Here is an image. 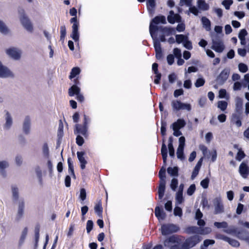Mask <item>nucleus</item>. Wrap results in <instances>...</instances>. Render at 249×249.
<instances>
[{"instance_id": "nucleus-44", "label": "nucleus", "mask_w": 249, "mask_h": 249, "mask_svg": "<svg viewBox=\"0 0 249 249\" xmlns=\"http://www.w3.org/2000/svg\"><path fill=\"white\" fill-rule=\"evenodd\" d=\"M187 36L183 35H177L176 36V42L179 44L180 43H183Z\"/></svg>"}, {"instance_id": "nucleus-25", "label": "nucleus", "mask_w": 249, "mask_h": 249, "mask_svg": "<svg viewBox=\"0 0 249 249\" xmlns=\"http://www.w3.org/2000/svg\"><path fill=\"white\" fill-rule=\"evenodd\" d=\"M199 228L196 226H190L185 229V232L188 234H199Z\"/></svg>"}, {"instance_id": "nucleus-59", "label": "nucleus", "mask_w": 249, "mask_h": 249, "mask_svg": "<svg viewBox=\"0 0 249 249\" xmlns=\"http://www.w3.org/2000/svg\"><path fill=\"white\" fill-rule=\"evenodd\" d=\"M178 184V180L177 178H173L171 180L170 186L173 191H175Z\"/></svg>"}, {"instance_id": "nucleus-21", "label": "nucleus", "mask_w": 249, "mask_h": 249, "mask_svg": "<svg viewBox=\"0 0 249 249\" xmlns=\"http://www.w3.org/2000/svg\"><path fill=\"white\" fill-rule=\"evenodd\" d=\"M235 110L236 111L240 114L242 107H243V100L239 97H237L235 98Z\"/></svg>"}, {"instance_id": "nucleus-64", "label": "nucleus", "mask_w": 249, "mask_h": 249, "mask_svg": "<svg viewBox=\"0 0 249 249\" xmlns=\"http://www.w3.org/2000/svg\"><path fill=\"white\" fill-rule=\"evenodd\" d=\"M209 183V178H206L203 179L200 182V185L204 189H207L208 187Z\"/></svg>"}, {"instance_id": "nucleus-27", "label": "nucleus", "mask_w": 249, "mask_h": 249, "mask_svg": "<svg viewBox=\"0 0 249 249\" xmlns=\"http://www.w3.org/2000/svg\"><path fill=\"white\" fill-rule=\"evenodd\" d=\"M75 129L76 133H79L83 135H85L87 131V126L84 125L82 126L80 124H76L75 125Z\"/></svg>"}, {"instance_id": "nucleus-4", "label": "nucleus", "mask_w": 249, "mask_h": 249, "mask_svg": "<svg viewBox=\"0 0 249 249\" xmlns=\"http://www.w3.org/2000/svg\"><path fill=\"white\" fill-rule=\"evenodd\" d=\"M19 12L20 14L19 18L22 25L27 31L32 32L33 27L31 21L25 15L23 10L19 11Z\"/></svg>"}, {"instance_id": "nucleus-46", "label": "nucleus", "mask_w": 249, "mask_h": 249, "mask_svg": "<svg viewBox=\"0 0 249 249\" xmlns=\"http://www.w3.org/2000/svg\"><path fill=\"white\" fill-rule=\"evenodd\" d=\"M214 225L218 229L226 228L228 227V223L225 221L222 222H215L214 223Z\"/></svg>"}, {"instance_id": "nucleus-53", "label": "nucleus", "mask_w": 249, "mask_h": 249, "mask_svg": "<svg viewBox=\"0 0 249 249\" xmlns=\"http://www.w3.org/2000/svg\"><path fill=\"white\" fill-rule=\"evenodd\" d=\"M95 213L101 216L103 212V208L100 204H97L94 207Z\"/></svg>"}, {"instance_id": "nucleus-24", "label": "nucleus", "mask_w": 249, "mask_h": 249, "mask_svg": "<svg viewBox=\"0 0 249 249\" xmlns=\"http://www.w3.org/2000/svg\"><path fill=\"white\" fill-rule=\"evenodd\" d=\"M198 8L202 11H207L209 10V5L204 0H198L197 1Z\"/></svg>"}, {"instance_id": "nucleus-63", "label": "nucleus", "mask_w": 249, "mask_h": 249, "mask_svg": "<svg viewBox=\"0 0 249 249\" xmlns=\"http://www.w3.org/2000/svg\"><path fill=\"white\" fill-rule=\"evenodd\" d=\"M196 190V186L195 184H192L187 190V193L189 196H192Z\"/></svg>"}, {"instance_id": "nucleus-13", "label": "nucleus", "mask_w": 249, "mask_h": 249, "mask_svg": "<svg viewBox=\"0 0 249 249\" xmlns=\"http://www.w3.org/2000/svg\"><path fill=\"white\" fill-rule=\"evenodd\" d=\"M181 18L180 15L178 14H175L173 11H170L169 15L167 17L168 21L171 24H174L176 22H180Z\"/></svg>"}, {"instance_id": "nucleus-36", "label": "nucleus", "mask_w": 249, "mask_h": 249, "mask_svg": "<svg viewBox=\"0 0 249 249\" xmlns=\"http://www.w3.org/2000/svg\"><path fill=\"white\" fill-rule=\"evenodd\" d=\"M178 168L177 167H171L167 168V173L171 176H178Z\"/></svg>"}, {"instance_id": "nucleus-32", "label": "nucleus", "mask_w": 249, "mask_h": 249, "mask_svg": "<svg viewBox=\"0 0 249 249\" xmlns=\"http://www.w3.org/2000/svg\"><path fill=\"white\" fill-rule=\"evenodd\" d=\"M68 171L69 173L73 177V178H75V175L74 172V167L73 165V162L71 158L68 159Z\"/></svg>"}, {"instance_id": "nucleus-14", "label": "nucleus", "mask_w": 249, "mask_h": 249, "mask_svg": "<svg viewBox=\"0 0 249 249\" xmlns=\"http://www.w3.org/2000/svg\"><path fill=\"white\" fill-rule=\"evenodd\" d=\"M31 119L29 116H26L23 122L22 129L23 132L28 135L30 133L31 130Z\"/></svg>"}, {"instance_id": "nucleus-57", "label": "nucleus", "mask_w": 249, "mask_h": 249, "mask_svg": "<svg viewBox=\"0 0 249 249\" xmlns=\"http://www.w3.org/2000/svg\"><path fill=\"white\" fill-rule=\"evenodd\" d=\"M183 46L185 48L188 50H191L193 48L192 43L188 40V37L183 43Z\"/></svg>"}, {"instance_id": "nucleus-52", "label": "nucleus", "mask_w": 249, "mask_h": 249, "mask_svg": "<svg viewBox=\"0 0 249 249\" xmlns=\"http://www.w3.org/2000/svg\"><path fill=\"white\" fill-rule=\"evenodd\" d=\"M205 81L203 78H198L196 83H195V85L196 88H199L203 86L205 84Z\"/></svg>"}, {"instance_id": "nucleus-2", "label": "nucleus", "mask_w": 249, "mask_h": 249, "mask_svg": "<svg viewBox=\"0 0 249 249\" xmlns=\"http://www.w3.org/2000/svg\"><path fill=\"white\" fill-rule=\"evenodd\" d=\"M202 240L198 235H195L187 238L182 244V249H190L196 246Z\"/></svg>"}, {"instance_id": "nucleus-20", "label": "nucleus", "mask_w": 249, "mask_h": 249, "mask_svg": "<svg viewBox=\"0 0 249 249\" xmlns=\"http://www.w3.org/2000/svg\"><path fill=\"white\" fill-rule=\"evenodd\" d=\"M186 124L185 121L182 119H179L177 122H174L172 125V128L180 129L183 128Z\"/></svg>"}, {"instance_id": "nucleus-39", "label": "nucleus", "mask_w": 249, "mask_h": 249, "mask_svg": "<svg viewBox=\"0 0 249 249\" xmlns=\"http://www.w3.org/2000/svg\"><path fill=\"white\" fill-rule=\"evenodd\" d=\"M184 147H182L181 146H178L177 151V155L178 159L180 160H183L184 159V156L183 153Z\"/></svg>"}, {"instance_id": "nucleus-61", "label": "nucleus", "mask_w": 249, "mask_h": 249, "mask_svg": "<svg viewBox=\"0 0 249 249\" xmlns=\"http://www.w3.org/2000/svg\"><path fill=\"white\" fill-rule=\"evenodd\" d=\"M189 11L187 12L188 15H189V12L192 13L195 16H197L198 14V10L195 6L189 7Z\"/></svg>"}, {"instance_id": "nucleus-9", "label": "nucleus", "mask_w": 249, "mask_h": 249, "mask_svg": "<svg viewBox=\"0 0 249 249\" xmlns=\"http://www.w3.org/2000/svg\"><path fill=\"white\" fill-rule=\"evenodd\" d=\"M5 123L3 124V128L4 130H9L12 126L13 121L11 114L7 110L4 111Z\"/></svg>"}, {"instance_id": "nucleus-19", "label": "nucleus", "mask_w": 249, "mask_h": 249, "mask_svg": "<svg viewBox=\"0 0 249 249\" xmlns=\"http://www.w3.org/2000/svg\"><path fill=\"white\" fill-rule=\"evenodd\" d=\"M160 23H161L162 24H165L166 23V18L164 16H160L156 17L152 19L150 25L151 24L154 25V24H158Z\"/></svg>"}, {"instance_id": "nucleus-15", "label": "nucleus", "mask_w": 249, "mask_h": 249, "mask_svg": "<svg viewBox=\"0 0 249 249\" xmlns=\"http://www.w3.org/2000/svg\"><path fill=\"white\" fill-rule=\"evenodd\" d=\"M85 155V152H77V158L79 162H80V167L82 169H84L86 167V164L87 162L85 160L84 156Z\"/></svg>"}, {"instance_id": "nucleus-47", "label": "nucleus", "mask_w": 249, "mask_h": 249, "mask_svg": "<svg viewBox=\"0 0 249 249\" xmlns=\"http://www.w3.org/2000/svg\"><path fill=\"white\" fill-rule=\"evenodd\" d=\"M155 6V0H148L147 1V7L149 11H152Z\"/></svg>"}, {"instance_id": "nucleus-62", "label": "nucleus", "mask_w": 249, "mask_h": 249, "mask_svg": "<svg viewBox=\"0 0 249 249\" xmlns=\"http://www.w3.org/2000/svg\"><path fill=\"white\" fill-rule=\"evenodd\" d=\"M232 0H224L222 4L225 6L226 9H229L230 6L232 4Z\"/></svg>"}, {"instance_id": "nucleus-3", "label": "nucleus", "mask_w": 249, "mask_h": 249, "mask_svg": "<svg viewBox=\"0 0 249 249\" xmlns=\"http://www.w3.org/2000/svg\"><path fill=\"white\" fill-rule=\"evenodd\" d=\"M160 230L162 234L166 235L178 232L179 230V227L174 224H167L162 225Z\"/></svg>"}, {"instance_id": "nucleus-16", "label": "nucleus", "mask_w": 249, "mask_h": 249, "mask_svg": "<svg viewBox=\"0 0 249 249\" xmlns=\"http://www.w3.org/2000/svg\"><path fill=\"white\" fill-rule=\"evenodd\" d=\"M71 36L75 41H77L79 40V34L78 32V25H76V24L72 25V33Z\"/></svg>"}, {"instance_id": "nucleus-12", "label": "nucleus", "mask_w": 249, "mask_h": 249, "mask_svg": "<svg viewBox=\"0 0 249 249\" xmlns=\"http://www.w3.org/2000/svg\"><path fill=\"white\" fill-rule=\"evenodd\" d=\"M18 210L16 218L18 220L20 219L23 216L24 213V209L25 206V203L24 199L22 198L19 199L18 201Z\"/></svg>"}, {"instance_id": "nucleus-50", "label": "nucleus", "mask_w": 249, "mask_h": 249, "mask_svg": "<svg viewBox=\"0 0 249 249\" xmlns=\"http://www.w3.org/2000/svg\"><path fill=\"white\" fill-rule=\"evenodd\" d=\"M227 242L229 243L231 246L234 247H238L240 245V244L238 241L230 238L229 237Z\"/></svg>"}, {"instance_id": "nucleus-45", "label": "nucleus", "mask_w": 249, "mask_h": 249, "mask_svg": "<svg viewBox=\"0 0 249 249\" xmlns=\"http://www.w3.org/2000/svg\"><path fill=\"white\" fill-rule=\"evenodd\" d=\"M35 172L36 174V176L39 179V181L40 183L42 182V171L39 166H36L35 167Z\"/></svg>"}, {"instance_id": "nucleus-37", "label": "nucleus", "mask_w": 249, "mask_h": 249, "mask_svg": "<svg viewBox=\"0 0 249 249\" xmlns=\"http://www.w3.org/2000/svg\"><path fill=\"white\" fill-rule=\"evenodd\" d=\"M12 197L14 201H18V189L16 186H12Z\"/></svg>"}, {"instance_id": "nucleus-58", "label": "nucleus", "mask_w": 249, "mask_h": 249, "mask_svg": "<svg viewBox=\"0 0 249 249\" xmlns=\"http://www.w3.org/2000/svg\"><path fill=\"white\" fill-rule=\"evenodd\" d=\"M192 1L193 0H180V5H186L188 7H191L192 6Z\"/></svg>"}, {"instance_id": "nucleus-38", "label": "nucleus", "mask_w": 249, "mask_h": 249, "mask_svg": "<svg viewBox=\"0 0 249 249\" xmlns=\"http://www.w3.org/2000/svg\"><path fill=\"white\" fill-rule=\"evenodd\" d=\"M80 72V69L78 67H74L72 69L70 75L69 76V78L71 79L75 77L76 75H78Z\"/></svg>"}, {"instance_id": "nucleus-1", "label": "nucleus", "mask_w": 249, "mask_h": 249, "mask_svg": "<svg viewBox=\"0 0 249 249\" xmlns=\"http://www.w3.org/2000/svg\"><path fill=\"white\" fill-rule=\"evenodd\" d=\"M211 37L213 44L211 48L216 52L222 53L225 49V46L221 37L217 34L212 33Z\"/></svg>"}, {"instance_id": "nucleus-49", "label": "nucleus", "mask_w": 249, "mask_h": 249, "mask_svg": "<svg viewBox=\"0 0 249 249\" xmlns=\"http://www.w3.org/2000/svg\"><path fill=\"white\" fill-rule=\"evenodd\" d=\"M43 154L44 156L48 158L49 157V147L47 143H44L43 145L42 148Z\"/></svg>"}, {"instance_id": "nucleus-5", "label": "nucleus", "mask_w": 249, "mask_h": 249, "mask_svg": "<svg viewBox=\"0 0 249 249\" xmlns=\"http://www.w3.org/2000/svg\"><path fill=\"white\" fill-rule=\"evenodd\" d=\"M159 29V27L156 25H153L152 24H151L149 26V32L153 40L154 47L155 48V50L161 49L160 41L158 39H157V37L154 36V34Z\"/></svg>"}, {"instance_id": "nucleus-6", "label": "nucleus", "mask_w": 249, "mask_h": 249, "mask_svg": "<svg viewBox=\"0 0 249 249\" xmlns=\"http://www.w3.org/2000/svg\"><path fill=\"white\" fill-rule=\"evenodd\" d=\"M14 77L13 72L6 66L2 64L0 61V78H7Z\"/></svg>"}, {"instance_id": "nucleus-56", "label": "nucleus", "mask_w": 249, "mask_h": 249, "mask_svg": "<svg viewBox=\"0 0 249 249\" xmlns=\"http://www.w3.org/2000/svg\"><path fill=\"white\" fill-rule=\"evenodd\" d=\"M93 223L92 220H89L87 222L86 230L87 232L89 233L90 232L93 228Z\"/></svg>"}, {"instance_id": "nucleus-54", "label": "nucleus", "mask_w": 249, "mask_h": 249, "mask_svg": "<svg viewBox=\"0 0 249 249\" xmlns=\"http://www.w3.org/2000/svg\"><path fill=\"white\" fill-rule=\"evenodd\" d=\"M66 35V29L65 25H62L60 27V40L64 39Z\"/></svg>"}, {"instance_id": "nucleus-17", "label": "nucleus", "mask_w": 249, "mask_h": 249, "mask_svg": "<svg viewBox=\"0 0 249 249\" xmlns=\"http://www.w3.org/2000/svg\"><path fill=\"white\" fill-rule=\"evenodd\" d=\"M155 213L156 216L158 218L159 220H163L165 218L166 216V213L160 210L159 207L157 206L155 209Z\"/></svg>"}, {"instance_id": "nucleus-28", "label": "nucleus", "mask_w": 249, "mask_h": 249, "mask_svg": "<svg viewBox=\"0 0 249 249\" xmlns=\"http://www.w3.org/2000/svg\"><path fill=\"white\" fill-rule=\"evenodd\" d=\"M27 233L28 228L27 227H25L21 233V235L18 242L19 246H21L23 244L26 237L27 235Z\"/></svg>"}, {"instance_id": "nucleus-31", "label": "nucleus", "mask_w": 249, "mask_h": 249, "mask_svg": "<svg viewBox=\"0 0 249 249\" xmlns=\"http://www.w3.org/2000/svg\"><path fill=\"white\" fill-rule=\"evenodd\" d=\"M182 102L178 100H173L171 102V106L174 111L181 110Z\"/></svg>"}, {"instance_id": "nucleus-48", "label": "nucleus", "mask_w": 249, "mask_h": 249, "mask_svg": "<svg viewBox=\"0 0 249 249\" xmlns=\"http://www.w3.org/2000/svg\"><path fill=\"white\" fill-rule=\"evenodd\" d=\"M165 168L162 167L159 171V176L160 181L165 180Z\"/></svg>"}, {"instance_id": "nucleus-34", "label": "nucleus", "mask_w": 249, "mask_h": 249, "mask_svg": "<svg viewBox=\"0 0 249 249\" xmlns=\"http://www.w3.org/2000/svg\"><path fill=\"white\" fill-rule=\"evenodd\" d=\"M0 32L4 35H7L10 32L5 24L1 20H0Z\"/></svg>"}, {"instance_id": "nucleus-51", "label": "nucleus", "mask_w": 249, "mask_h": 249, "mask_svg": "<svg viewBox=\"0 0 249 249\" xmlns=\"http://www.w3.org/2000/svg\"><path fill=\"white\" fill-rule=\"evenodd\" d=\"M176 203L181 204L183 202L184 199L183 197L182 193H177L176 196Z\"/></svg>"}, {"instance_id": "nucleus-22", "label": "nucleus", "mask_w": 249, "mask_h": 249, "mask_svg": "<svg viewBox=\"0 0 249 249\" xmlns=\"http://www.w3.org/2000/svg\"><path fill=\"white\" fill-rule=\"evenodd\" d=\"M80 88L76 85L72 86L68 90V94L70 96H73L77 95L80 92Z\"/></svg>"}, {"instance_id": "nucleus-10", "label": "nucleus", "mask_w": 249, "mask_h": 249, "mask_svg": "<svg viewBox=\"0 0 249 249\" xmlns=\"http://www.w3.org/2000/svg\"><path fill=\"white\" fill-rule=\"evenodd\" d=\"M230 70L228 68L224 69L219 74L216 78L217 82L222 85L227 80L229 77Z\"/></svg>"}, {"instance_id": "nucleus-43", "label": "nucleus", "mask_w": 249, "mask_h": 249, "mask_svg": "<svg viewBox=\"0 0 249 249\" xmlns=\"http://www.w3.org/2000/svg\"><path fill=\"white\" fill-rule=\"evenodd\" d=\"M212 230L209 227L199 228V234L201 235L207 234L210 233Z\"/></svg>"}, {"instance_id": "nucleus-40", "label": "nucleus", "mask_w": 249, "mask_h": 249, "mask_svg": "<svg viewBox=\"0 0 249 249\" xmlns=\"http://www.w3.org/2000/svg\"><path fill=\"white\" fill-rule=\"evenodd\" d=\"M228 106V103L225 101H219L217 103V107L222 111H225Z\"/></svg>"}, {"instance_id": "nucleus-30", "label": "nucleus", "mask_w": 249, "mask_h": 249, "mask_svg": "<svg viewBox=\"0 0 249 249\" xmlns=\"http://www.w3.org/2000/svg\"><path fill=\"white\" fill-rule=\"evenodd\" d=\"M201 21L203 26L206 31H209L211 30V22L210 20L205 17L201 18Z\"/></svg>"}, {"instance_id": "nucleus-35", "label": "nucleus", "mask_w": 249, "mask_h": 249, "mask_svg": "<svg viewBox=\"0 0 249 249\" xmlns=\"http://www.w3.org/2000/svg\"><path fill=\"white\" fill-rule=\"evenodd\" d=\"M238 237L246 241L249 244V232L247 231H242L238 233Z\"/></svg>"}, {"instance_id": "nucleus-7", "label": "nucleus", "mask_w": 249, "mask_h": 249, "mask_svg": "<svg viewBox=\"0 0 249 249\" xmlns=\"http://www.w3.org/2000/svg\"><path fill=\"white\" fill-rule=\"evenodd\" d=\"M214 207V213L215 214H220L224 212V207L220 197H216L213 200Z\"/></svg>"}, {"instance_id": "nucleus-26", "label": "nucleus", "mask_w": 249, "mask_h": 249, "mask_svg": "<svg viewBox=\"0 0 249 249\" xmlns=\"http://www.w3.org/2000/svg\"><path fill=\"white\" fill-rule=\"evenodd\" d=\"M162 34L165 36H168L173 34H175V31L172 28L169 27H160V28Z\"/></svg>"}, {"instance_id": "nucleus-60", "label": "nucleus", "mask_w": 249, "mask_h": 249, "mask_svg": "<svg viewBox=\"0 0 249 249\" xmlns=\"http://www.w3.org/2000/svg\"><path fill=\"white\" fill-rule=\"evenodd\" d=\"M238 68L240 71L242 72H246L248 71L247 66L244 63H240L238 65Z\"/></svg>"}, {"instance_id": "nucleus-11", "label": "nucleus", "mask_w": 249, "mask_h": 249, "mask_svg": "<svg viewBox=\"0 0 249 249\" xmlns=\"http://www.w3.org/2000/svg\"><path fill=\"white\" fill-rule=\"evenodd\" d=\"M239 172L242 177L244 178H248L249 175V167L244 162H242L239 167Z\"/></svg>"}, {"instance_id": "nucleus-41", "label": "nucleus", "mask_w": 249, "mask_h": 249, "mask_svg": "<svg viewBox=\"0 0 249 249\" xmlns=\"http://www.w3.org/2000/svg\"><path fill=\"white\" fill-rule=\"evenodd\" d=\"M167 243H178V238L175 235H173L170 236L169 238L165 240L164 242V245L165 246L167 245Z\"/></svg>"}, {"instance_id": "nucleus-23", "label": "nucleus", "mask_w": 249, "mask_h": 249, "mask_svg": "<svg viewBox=\"0 0 249 249\" xmlns=\"http://www.w3.org/2000/svg\"><path fill=\"white\" fill-rule=\"evenodd\" d=\"M165 180L160 181V184L158 189L159 198L161 199L164 194L165 188Z\"/></svg>"}, {"instance_id": "nucleus-42", "label": "nucleus", "mask_w": 249, "mask_h": 249, "mask_svg": "<svg viewBox=\"0 0 249 249\" xmlns=\"http://www.w3.org/2000/svg\"><path fill=\"white\" fill-rule=\"evenodd\" d=\"M63 136V125L61 121L59 124L58 129L57 131V137L58 139H60Z\"/></svg>"}, {"instance_id": "nucleus-8", "label": "nucleus", "mask_w": 249, "mask_h": 249, "mask_svg": "<svg viewBox=\"0 0 249 249\" xmlns=\"http://www.w3.org/2000/svg\"><path fill=\"white\" fill-rule=\"evenodd\" d=\"M21 51L16 48H11L6 50V54L14 60H19L21 57Z\"/></svg>"}, {"instance_id": "nucleus-33", "label": "nucleus", "mask_w": 249, "mask_h": 249, "mask_svg": "<svg viewBox=\"0 0 249 249\" xmlns=\"http://www.w3.org/2000/svg\"><path fill=\"white\" fill-rule=\"evenodd\" d=\"M161 154L162 156L163 163L165 164L167 158V149L164 143H162V144L161 148Z\"/></svg>"}, {"instance_id": "nucleus-29", "label": "nucleus", "mask_w": 249, "mask_h": 249, "mask_svg": "<svg viewBox=\"0 0 249 249\" xmlns=\"http://www.w3.org/2000/svg\"><path fill=\"white\" fill-rule=\"evenodd\" d=\"M9 166V162L7 160L0 161V174L4 176L5 174V169Z\"/></svg>"}, {"instance_id": "nucleus-18", "label": "nucleus", "mask_w": 249, "mask_h": 249, "mask_svg": "<svg viewBox=\"0 0 249 249\" xmlns=\"http://www.w3.org/2000/svg\"><path fill=\"white\" fill-rule=\"evenodd\" d=\"M202 158H201L196 164L191 176L192 179H194L198 175L199 170L201 167L202 162Z\"/></svg>"}, {"instance_id": "nucleus-55", "label": "nucleus", "mask_w": 249, "mask_h": 249, "mask_svg": "<svg viewBox=\"0 0 249 249\" xmlns=\"http://www.w3.org/2000/svg\"><path fill=\"white\" fill-rule=\"evenodd\" d=\"M174 214L175 216L181 217L182 215V209L180 207L176 206L174 210Z\"/></svg>"}]
</instances>
